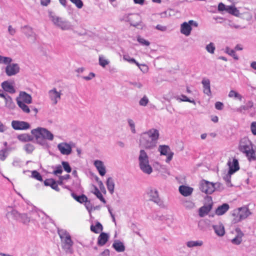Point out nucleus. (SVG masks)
I'll return each instance as SVG.
<instances>
[{"instance_id": "obj_24", "label": "nucleus", "mask_w": 256, "mask_h": 256, "mask_svg": "<svg viewBox=\"0 0 256 256\" xmlns=\"http://www.w3.org/2000/svg\"><path fill=\"white\" fill-rule=\"evenodd\" d=\"M108 236L105 232H102L98 237V246H104L108 242Z\"/></svg>"}, {"instance_id": "obj_31", "label": "nucleus", "mask_w": 256, "mask_h": 256, "mask_svg": "<svg viewBox=\"0 0 256 256\" xmlns=\"http://www.w3.org/2000/svg\"><path fill=\"white\" fill-rule=\"evenodd\" d=\"M148 194L151 198V200L156 202H159V198L158 191L156 190H151L148 192Z\"/></svg>"}, {"instance_id": "obj_61", "label": "nucleus", "mask_w": 256, "mask_h": 256, "mask_svg": "<svg viewBox=\"0 0 256 256\" xmlns=\"http://www.w3.org/2000/svg\"><path fill=\"white\" fill-rule=\"evenodd\" d=\"M50 2V0H40V4L44 6H47Z\"/></svg>"}, {"instance_id": "obj_23", "label": "nucleus", "mask_w": 256, "mask_h": 256, "mask_svg": "<svg viewBox=\"0 0 256 256\" xmlns=\"http://www.w3.org/2000/svg\"><path fill=\"white\" fill-rule=\"evenodd\" d=\"M229 205L227 204H224L219 206L216 210V214L218 216H222L225 214L229 209Z\"/></svg>"}, {"instance_id": "obj_9", "label": "nucleus", "mask_w": 256, "mask_h": 256, "mask_svg": "<svg viewBox=\"0 0 256 256\" xmlns=\"http://www.w3.org/2000/svg\"><path fill=\"white\" fill-rule=\"evenodd\" d=\"M12 126L14 129L16 130H27L30 128L28 123L18 120H13L12 122Z\"/></svg>"}, {"instance_id": "obj_35", "label": "nucleus", "mask_w": 256, "mask_h": 256, "mask_svg": "<svg viewBox=\"0 0 256 256\" xmlns=\"http://www.w3.org/2000/svg\"><path fill=\"white\" fill-rule=\"evenodd\" d=\"M228 96L230 98H236L238 100L240 101H241L242 100V96L238 94V92L234 90H231L229 94H228Z\"/></svg>"}, {"instance_id": "obj_21", "label": "nucleus", "mask_w": 256, "mask_h": 256, "mask_svg": "<svg viewBox=\"0 0 256 256\" xmlns=\"http://www.w3.org/2000/svg\"><path fill=\"white\" fill-rule=\"evenodd\" d=\"M180 192L184 196H190L193 191V188L186 186H180L179 187Z\"/></svg>"}, {"instance_id": "obj_14", "label": "nucleus", "mask_w": 256, "mask_h": 256, "mask_svg": "<svg viewBox=\"0 0 256 256\" xmlns=\"http://www.w3.org/2000/svg\"><path fill=\"white\" fill-rule=\"evenodd\" d=\"M192 30L188 22H184L180 26V32L186 36L190 35Z\"/></svg>"}, {"instance_id": "obj_4", "label": "nucleus", "mask_w": 256, "mask_h": 256, "mask_svg": "<svg viewBox=\"0 0 256 256\" xmlns=\"http://www.w3.org/2000/svg\"><path fill=\"white\" fill-rule=\"evenodd\" d=\"M32 134L35 136L36 140L40 142L42 140H52L53 134L48 130L42 128H38L32 130Z\"/></svg>"}, {"instance_id": "obj_41", "label": "nucleus", "mask_w": 256, "mask_h": 256, "mask_svg": "<svg viewBox=\"0 0 256 256\" xmlns=\"http://www.w3.org/2000/svg\"><path fill=\"white\" fill-rule=\"evenodd\" d=\"M32 177L36 178L39 181H42V178L40 174L36 170H34L32 172Z\"/></svg>"}, {"instance_id": "obj_5", "label": "nucleus", "mask_w": 256, "mask_h": 256, "mask_svg": "<svg viewBox=\"0 0 256 256\" xmlns=\"http://www.w3.org/2000/svg\"><path fill=\"white\" fill-rule=\"evenodd\" d=\"M200 188L202 192L206 194H212L215 190V184L202 180L200 182Z\"/></svg>"}, {"instance_id": "obj_8", "label": "nucleus", "mask_w": 256, "mask_h": 256, "mask_svg": "<svg viewBox=\"0 0 256 256\" xmlns=\"http://www.w3.org/2000/svg\"><path fill=\"white\" fill-rule=\"evenodd\" d=\"M60 236L64 244V246L67 249L70 248L73 245V242L70 234L64 232L60 234Z\"/></svg>"}, {"instance_id": "obj_16", "label": "nucleus", "mask_w": 256, "mask_h": 256, "mask_svg": "<svg viewBox=\"0 0 256 256\" xmlns=\"http://www.w3.org/2000/svg\"><path fill=\"white\" fill-rule=\"evenodd\" d=\"M237 213L240 215V218H242V220L246 218L252 214L251 212L247 207L238 208Z\"/></svg>"}, {"instance_id": "obj_33", "label": "nucleus", "mask_w": 256, "mask_h": 256, "mask_svg": "<svg viewBox=\"0 0 256 256\" xmlns=\"http://www.w3.org/2000/svg\"><path fill=\"white\" fill-rule=\"evenodd\" d=\"M113 247L118 252H122L124 250V246L122 242H118L113 244Z\"/></svg>"}, {"instance_id": "obj_59", "label": "nucleus", "mask_w": 256, "mask_h": 256, "mask_svg": "<svg viewBox=\"0 0 256 256\" xmlns=\"http://www.w3.org/2000/svg\"><path fill=\"white\" fill-rule=\"evenodd\" d=\"M215 108L217 110H221L223 108V104L221 102H218L215 104Z\"/></svg>"}, {"instance_id": "obj_46", "label": "nucleus", "mask_w": 256, "mask_h": 256, "mask_svg": "<svg viewBox=\"0 0 256 256\" xmlns=\"http://www.w3.org/2000/svg\"><path fill=\"white\" fill-rule=\"evenodd\" d=\"M233 218L232 220V222L236 224L237 222H239L242 220V218H240V215L237 213V212H236L233 214H232Z\"/></svg>"}, {"instance_id": "obj_30", "label": "nucleus", "mask_w": 256, "mask_h": 256, "mask_svg": "<svg viewBox=\"0 0 256 256\" xmlns=\"http://www.w3.org/2000/svg\"><path fill=\"white\" fill-rule=\"evenodd\" d=\"M92 192L104 204L106 203V201L103 197L102 194L96 186H94V190Z\"/></svg>"}, {"instance_id": "obj_40", "label": "nucleus", "mask_w": 256, "mask_h": 256, "mask_svg": "<svg viewBox=\"0 0 256 256\" xmlns=\"http://www.w3.org/2000/svg\"><path fill=\"white\" fill-rule=\"evenodd\" d=\"M54 22L59 26H60L62 29H64L66 27L65 24L61 20L60 18H54Z\"/></svg>"}, {"instance_id": "obj_20", "label": "nucleus", "mask_w": 256, "mask_h": 256, "mask_svg": "<svg viewBox=\"0 0 256 256\" xmlns=\"http://www.w3.org/2000/svg\"><path fill=\"white\" fill-rule=\"evenodd\" d=\"M2 87L4 90L10 94H14L16 92L12 84L8 81H4L2 84Z\"/></svg>"}, {"instance_id": "obj_3", "label": "nucleus", "mask_w": 256, "mask_h": 256, "mask_svg": "<svg viewBox=\"0 0 256 256\" xmlns=\"http://www.w3.org/2000/svg\"><path fill=\"white\" fill-rule=\"evenodd\" d=\"M140 167L142 170L147 174H150L152 170V166L149 164L148 157L144 150H140L138 157Z\"/></svg>"}, {"instance_id": "obj_27", "label": "nucleus", "mask_w": 256, "mask_h": 256, "mask_svg": "<svg viewBox=\"0 0 256 256\" xmlns=\"http://www.w3.org/2000/svg\"><path fill=\"white\" fill-rule=\"evenodd\" d=\"M226 12L236 16H239L240 14L239 10L234 6H227Z\"/></svg>"}, {"instance_id": "obj_47", "label": "nucleus", "mask_w": 256, "mask_h": 256, "mask_svg": "<svg viewBox=\"0 0 256 256\" xmlns=\"http://www.w3.org/2000/svg\"><path fill=\"white\" fill-rule=\"evenodd\" d=\"M62 164L65 171L68 173L71 172L72 169L68 162H62Z\"/></svg>"}, {"instance_id": "obj_60", "label": "nucleus", "mask_w": 256, "mask_h": 256, "mask_svg": "<svg viewBox=\"0 0 256 256\" xmlns=\"http://www.w3.org/2000/svg\"><path fill=\"white\" fill-rule=\"evenodd\" d=\"M156 28L161 31H165L166 30V27L160 24H158L156 26Z\"/></svg>"}, {"instance_id": "obj_63", "label": "nucleus", "mask_w": 256, "mask_h": 256, "mask_svg": "<svg viewBox=\"0 0 256 256\" xmlns=\"http://www.w3.org/2000/svg\"><path fill=\"white\" fill-rule=\"evenodd\" d=\"M189 24H190V26L192 27V26H194L196 27H197L198 26V24L192 20H190L188 21Z\"/></svg>"}, {"instance_id": "obj_50", "label": "nucleus", "mask_w": 256, "mask_h": 256, "mask_svg": "<svg viewBox=\"0 0 256 256\" xmlns=\"http://www.w3.org/2000/svg\"><path fill=\"white\" fill-rule=\"evenodd\" d=\"M184 206L187 209H192L194 208L195 204L192 201H186L185 202Z\"/></svg>"}, {"instance_id": "obj_62", "label": "nucleus", "mask_w": 256, "mask_h": 256, "mask_svg": "<svg viewBox=\"0 0 256 256\" xmlns=\"http://www.w3.org/2000/svg\"><path fill=\"white\" fill-rule=\"evenodd\" d=\"M8 30L9 33L12 35H14L16 32L15 30L11 26H9Z\"/></svg>"}, {"instance_id": "obj_36", "label": "nucleus", "mask_w": 256, "mask_h": 256, "mask_svg": "<svg viewBox=\"0 0 256 256\" xmlns=\"http://www.w3.org/2000/svg\"><path fill=\"white\" fill-rule=\"evenodd\" d=\"M18 138L22 142H28L32 140L31 136L27 134H20L18 136Z\"/></svg>"}, {"instance_id": "obj_10", "label": "nucleus", "mask_w": 256, "mask_h": 256, "mask_svg": "<svg viewBox=\"0 0 256 256\" xmlns=\"http://www.w3.org/2000/svg\"><path fill=\"white\" fill-rule=\"evenodd\" d=\"M20 68L18 64H10L6 68V72L8 76H12L16 74L19 72Z\"/></svg>"}, {"instance_id": "obj_55", "label": "nucleus", "mask_w": 256, "mask_h": 256, "mask_svg": "<svg viewBox=\"0 0 256 256\" xmlns=\"http://www.w3.org/2000/svg\"><path fill=\"white\" fill-rule=\"evenodd\" d=\"M250 130L254 135H256V122H254L251 124Z\"/></svg>"}, {"instance_id": "obj_44", "label": "nucleus", "mask_w": 256, "mask_h": 256, "mask_svg": "<svg viewBox=\"0 0 256 256\" xmlns=\"http://www.w3.org/2000/svg\"><path fill=\"white\" fill-rule=\"evenodd\" d=\"M70 176L68 174H66L64 176H60L59 177L58 180V183L60 185H62L63 184V181L64 180H67L70 179Z\"/></svg>"}, {"instance_id": "obj_51", "label": "nucleus", "mask_w": 256, "mask_h": 256, "mask_svg": "<svg viewBox=\"0 0 256 256\" xmlns=\"http://www.w3.org/2000/svg\"><path fill=\"white\" fill-rule=\"evenodd\" d=\"M206 49L208 52L213 54L215 50V47L212 43H210L206 46Z\"/></svg>"}, {"instance_id": "obj_25", "label": "nucleus", "mask_w": 256, "mask_h": 256, "mask_svg": "<svg viewBox=\"0 0 256 256\" xmlns=\"http://www.w3.org/2000/svg\"><path fill=\"white\" fill-rule=\"evenodd\" d=\"M216 234L220 236H223L225 234L224 226L222 224L213 226Z\"/></svg>"}, {"instance_id": "obj_54", "label": "nucleus", "mask_w": 256, "mask_h": 256, "mask_svg": "<svg viewBox=\"0 0 256 256\" xmlns=\"http://www.w3.org/2000/svg\"><path fill=\"white\" fill-rule=\"evenodd\" d=\"M227 6H226L223 3L220 2L218 5V10L222 12L226 10V12Z\"/></svg>"}, {"instance_id": "obj_6", "label": "nucleus", "mask_w": 256, "mask_h": 256, "mask_svg": "<svg viewBox=\"0 0 256 256\" xmlns=\"http://www.w3.org/2000/svg\"><path fill=\"white\" fill-rule=\"evenodd\" d=\"M229 168L228 174L232 175L240 170L238 160L236 158H230L227 163Z\"/></svg>"}, {"instance_id": "obj_7", "label": "nucleus", "mask_w": 256, "mask_h": 256, "mask_svg": "<svg viewBox=\"0 0 256 256\" xmlns=\"http://www.w3.org/2000/svg\"><path fill=\"white\" fill-rule=\"evenodd\" d=\"M158 150L161 155L167 156L166 160V162H169L172 160L174 154L170 150V148L168 146H160Z\"/></svg>"}, {"instance_id": "obj_1", "label": "nucleus", "mask_w": 256, "mask_h": 256, "mask_svg": "<svg viewBox=\"0 0 256 256\" xmlns=\"http://www.w3.org/2000/svg\"><path fill=\"white\" fill-rule=\"evenodd\" d=\"M159 136L158 131L152 129L140 136V144L145 148H151L156 146V140Z\"/></svg>"}, {"instance_id": "obj_17", "label": "nucleus", "mask_w": 256, "mask_h": 256, "mask_svg": "<svg viewBox=\"0 0 256 256\" xmlns=\"http://www.w3.org/2000/svg\"><path fill=\"white\" fill-rule=\"evenodd\" d=\"M94 165L98 171L100 176H104L106 174V168L102 161L99 160H95L94 162Z\"/></svg>"}, {"instance_id": "obj_28", "label": "nucleus", "mask_w": 256, "mask_h": 256, "mask_svg": "<svg viewBox=\"0 0 256 256\" xmlns=\"http://www.w3.org/2000/svg\"><path fill=\"white\" fill-rule=\"evenodd\" d=\"M72 196L80 204L88 202V198L84 194L77 196L75 194L72 193Z\"/></svg>"}, {"instance_id": "obj_32", "label": "nucleus", "mask_w": 256, "mask_h": 256, "mask_svg": "<svg viewBox=\"0 0 256 256\" xmlns=\"http://www.w3.org/2000/svg\"><path fill=\"white\" fill-rule=\"evenodd\" d=\"M106 186L110 193L112 194L114 191V184L112 179L111 178H109L107 180Z\"/></svg>"}, {"instance_id": "obj_19", "label": "nucleus", "mask_w": 256, "mask_h": 256, "mask_svg": "<svg viewBox=\"0 0 256 256\" xmlns=\"http://www.w3.org/2000/svg\"><path fill=\"white\" fill-rule=\"evenodd\" d=\"M212 208V204H208L204 205L200 208L198 210V214L200 217H204L210 211Z\"/></svg>"}, {"instance_id": "obj_2", "label": "nucleus", "mask_w": 256, "mask_h": 256, "mask_svg": "<svg viewBox=\"0 0 256 256\" xmlns=\"http://www.w3.org/2000/svg\"><path fill=\"white\" fill-rule=\"evenodd\" d=\"M239 150L246 154L249 161L256 160V154L253 149L251 142L247 138H242L239 144Z\"/></svg>"}, {"instance_id": "obj_45", "label": "nucleus", "mask_w": 256, "mask_h": 256, "mask_svg": "<svg viewBox=\"0 0 256 256\" xmlns=\"http://www.w3.org/2000/svg\"><path fill=\"white\" fill-rule=\"evenodd\" d=\"M72 4H74L78 8H81L84 6L82 0H70Z\"/></svg>"}, {"instance_id": "obj_64", "label": "nucleus", "mask_w": 256, "mask_h": 256, "mask_svg": "<svg viewBox=\"0 0 256 256\" xmlns=\"http://www.w3.org/2000/svg\"><path fill=\"white\" fill-rule=\"evenodd\" d=\"M254 104L252 101H248L246 104V107H248V109L252 108Z\"/></svg>"}, {"instance_id": "obj_26", "label": "nucleus", "mask_w": 256, "mask_h": 256, "mask_svg": "<svg viewBox=\"0 0 256 256\" xmlns=\"http://www.w3.org/2000/svg\"><path fill=\"white\" fill-rule=\"evenodd\" d=\"M202 84L204 87V92L208 96L211 94L210 88V81L208 79H204L202 81Z\"/></svg>"}, {"instance_id": "obj_18", "label": "nucleus", "mask_w": 256, "mask_h": 256, "mask_svg": "<svg viewBox=\"0 0 256 256\" xmlns=\"http://www.w3.org/2000/svg\"><path fill=\"white\" fill-rule=\"evenodd\" d=\"M44 184L46 186H50L52 189L58 192L60 190V188L58 187V181L56 182L53 178H48L46 179L44 181Z\"/></svg>"}, {"instance_id": "obj_34", "label": "nucleus", "mask_w": 256, "mask_h": 256, "mask_svg": "<svg viewBox=\"0 0 256 256\" xmlns=\"http://www.w3.org/2000/svg\"><path fill=\"white\" fill-rule=\"evenodd\" d=\"M18 106L22 109V110L25 113L28 114L30 112V109L27 106L26 103H23L21 102H17Z\"/></svg>"}, {"instance_id": "obj_11", "label": "nucleus", "mask_w": 256, "mask_h": 256, "mask_svg": "<svg viewBox=\"0 0 256 256\" xmlns=\"http://www.w3.org/2000/svg\"><path fill=\"white\" fill-rule=\"evenodd\" d=\"M16 102H21L26 104H30L32 102V98L30 94L24 92H22L20 93L19 96L16 98Z\"/></svg>"}, {"instance_id": "obj_37", "label": "nucleus", "mask_w": 256, "mask_h": 256, "mask_svg": "<svg viewBox=\"0 0 256 256\" xmlns=\"http://www.w3.org/2000/svg\"><path fill=\"white\" fill-rule=\"evenodd\" d=\"M123 59L129 62H132L135 64L138 68H140V64L137 62L134 58H130L128 56V55H124L123 56Z\"/></svg>"}, {"instance_id": "obj_57", "label": "nucleus", "mask_w": 256, "mask_h": 256, "mask_svg": "<svg viewBox=\"0 0 256 256\" xmlns=\"http://www.w3.org/2000/svg\"><path fill=\"white\" fill-rule=\"evenodd\" d=\"M62 172V168L60 166H58L56 167V170H54L53 174L55 175H57L58 174H61Z\"/></svg>"}, {"instance_id": "obj_29", "label": "nucleus", "mask_w": 256, "mask_h": 256, "mask_svg": "<svg viewBox=\"0 0 256 256\" xmlns=\"http://www.w3.org/2000/svg\"><path fill=\"white\" fill-rule=\"evenodd\" d=\"M90 230L95 234H98L103 230V226L100 222H97L95 226L91 225Z\"/></svg>"}, {"instance_id": "obj_48", "label": "nucleus", "mask_w": 256, "mask_h": 256, "mask_svg": "<svg viewBox=\"0 0 256 256\" xmlns=\"http://www.w3.org/2000/svg\"><path fill=\"white\" fill-rule=\"evenodd\" d=\"M138 41L142 45H144L146 46H148L150 44V42L148 40H146L144 38H141L140 36H138L137 38Z\"/></svg>"}, {"instance_id": "obj_39", "label": "nucleus", "mask_w": 256, "mask_h": 256, "mask_svg": "<svg viewBox=\"0 0 256 256\" xmlns=\"http://www.w3.org/2000/svg\"><path fill=\"white\" fill-rule=\"evenodd\" d=\"M24 149L26 152L27 153L30 154L34 150V146L32 144H28L24 146Z\"/></svg>"}, {"instance_id": "obj_15", "label": "nucleus", "mask_w": 256, "mask_h": 256, "mask_svg": "<svg viewBox=\"0 0 256 256\" xmlns=\"http://www.w3.org/2000/svg\"><path fill=\"white\" fill-rule=\"evenodd\" d=\"M236 232L237 234L234 238L232 240L231 242L233 244L238 245L242 242V238L244 234L239 228H236Z\"/></svg>"}, {"instance_id": "obj_53", "label": "nucleus", "mask_w": 256, "mask_h": 256, "mask_svg": "<svg viewBox=\"0 0 256 256\" xmlns=\"http://www.w3.org/2000/svg\"><path fill=\"white\" fill-rule=\"evenodd\" d=\"M148 102V100L146 96H144L140 101V104L142 106H146Z\"/></svg>"}, {"instance_id": "obj_13", "label": "nucleus", "mask_w": 256, "mask_h": 256, "mask_svg": "<svg viewBox=\"0 0 256 256\" xmlns=\"http://www.w3.org/2000/svg\"><path fill=\"white\" fill-rule=\"evenodd\" d=\"M50 98L54 104H57L60 99L61 94L58 92L56 88H53L48 92Z\"/></svg>"}, {"instance_id": "obj_42", "label": "nucleus", "mask_w": 256, "mask_h": 256, "mask_svg": "<svg viewBox=\"0 0 256 256\" xmlns=\"http://www.w3.org/2000/svg\"><path fill=\"white\" fill-rule=\"evenodd\" d=\"M12 62L11 58L4 57L0 55V64H8Z\"/></svg>"}, {"instance_id": "obj_56", "label": "nucleus", "mask_w": 256, "mask_h": 256, "mask_svg": "<svg viewBox=\"0 0 256 256\" xmlns=\"http://www.w3.org/2000/svg\"><path fill=\"white\" fill-rule=\"evenodd\" d=\"M128 124L131 128L132 131L133 133L136 132L135 125L134 121L132 120L129 119L128 120Z\"/></svg>"}, {"instance_id": "obj_43", "label": "nucleus", "mask_w": 256, "mask_h": 256, "mask_svg": "<svg viewBox=\"0 0 256 256\" xmlns=\"http://www.w3.org/2000/svg\"><path fill=\"white\" fill-rule=\"evenodd\" d=\"M226 52L228 54L232 56L236 60H238V57L236 54V52L234 50L227 48H226Z\"/></svg>"}, {"instance_id": "obj_38", "label": "nucleus", "mask_w": 256, "mask_h": 256, "mask_svg": "<svg viewBox=\"0 0 256 256\" xmlns=\"http://www.w3.org/2000/svg\"><path fill=\"white\" fill-rule=\"evenodd\" d=\"M202 244V241H190L187 242V246L191 248L196 246H200Z\"/></svg>"}, {"instance_id": "obj_22", "label": "nucleus", "mask_w": 256, "mask_h": 256, "mask_svg": "<svg viewBox=\"0 0 256 256\" xmlns=\"http://www.w3.org/2000/svg\"><path fill=\"white\" fill-rule=\"evenodd\" d=\"M0 97L5 100L6 106L11 108L14 106V104L12 102V98L10 96H6L1 90H0Z\"/></svg>"}, {"instance_id": "obj_58", "label": "nucleus", "mask_w": 256, "mask_h": 256, "mask_svg": "<svg viewBox=\"0 0 256 256\" xmlns=\"http://www.w3.org/2000/svg\"><path fill=\"white\" fill-rule=\"evenodd\" d=\"M181 96L182 98L180 99L181 101L187 102H192V103H194V100H190L186 96L182 94Z\"/></svg>"}, {"instance_id": "obj_49", "label": "nucleus", "mask_w": 256, "mask_h": 256, "mask_svg": "<svg viewBox=\"0 0 256 256\" xmlns=\"http://www.w3.org/2000/svg\"><path fill=\"white\" fill-rule=\"evenodd\" d=\"M100 64L102 67H105L108 64V60L104 58V57L100 56L99 57Z\"/></svg>"}, {"instance_id": "obj_52", "label": "nucleus", "mask_w": 256, "mask_h": 256, "mask_svg": "<svg viewBox=\"0 0 256 256\" xmlns=\"http://www.w3.org/2000/svg\"><path fill=\"white\" fill-rule=\"evenodd\" d=\"M7 156L6 155V150H2L0 151V160L2 161L5 160Z\"/></svg>"}, {"instance_id": "obj_12", "label": "nucleus", "mask_w": 256, "mask_h": 256, "mask_svg": "<svg viewBox=\"0 0 256 256\" xmlns=\"http://www.w3.org/2000/svg\"><path fill=\"white\" fill-rule=\"evenodd\" d=\"M58 148L60 153L64 155H68L72 152L71 146L66 142L59 144L58 146Z\"/></svg>"}]
</instances>
